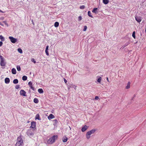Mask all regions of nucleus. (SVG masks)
Segmentation results:
<instances>
[{
    "label": "nucleus",
    "instance_id": "ddd939ff",
    "mask_svg": "<svg viewBox=\"0 0 146 146\" xmlns=\"http://www.w3.org/2000/svg\"><path fill=\"white\" fill-rule=\"evenodd\" d=\"M98 9L97 8H93L92 12L93 13H95L96 14H97L98 13Z\"/></svg>",
    "mask_w": 146,
    "mask_h": 146
},
{
    "label": "nucleus",
    "instance_id": "72a5a7b5",
    "mask_svg": "<svg viewBox=\"0 0 146 146\" xmlns=\"http://www.w3.org/2000/svg\"><path fill=\"white\" fill-rule=\"evenodd\" d=\"M20 88V86L19 85H17L15 86V88L17 89H18Z\"/></svg>",
    "mask_w": 146,
    "mask_h": 146
},
{
    "label": "nucleus",
    "instance_id": "c756f323",
    "mask_svg": "<svg viewBox=\"0 0 146 146\" xmlns=\"http://www.w3.org/2000/svg\"><path fill=\"white\" fill-rule=\"evenodd\" d=\"M17 68L18 71H20L21 70V68L20 66L17 65Z\"/></svg>",
    "mask_w": 146,
    "mask_h": 146
},
{
    "label": "nucleus",
    "instance_id": "a18cd8bd",
    "mask_svg": "<svg viewBox=\"0 0 146 146\" xmlns=\"http://www.w3.org/2000/svg\"><path fill=\"white\" fill-rule=\"evenodd\" d=\"M0 25L2 26H3V25L2 24L1 22H0Z\"/></svg>",
    "mask_w": 146,
    "mask_h": 146
},
{
    "label": "nucleus",
    "instance_id": "423d86ee",
    "mask_svg": "<svg viewBox=\"0 0 146 146\" xmlns=\"http://www.w3.org/2000/svg\"><path fill=\"white\" fill-rule=\"evenodd\" d=\"M27 135L29 136L30 137H32L34 134V133L31 132L30 130H29L26 133Z\"/></svg>",
    "mask_w": 146,
    "mask_h": 146
},
{
    "label": "nucleus",
    "instance_id": "20e7f679",
    "mask_svg": "<svg viewBox=\"0 0 146 146\" xmlns=\"http://www.w3.org/2000/svg\"><path fill=\"white\" fill-rule=\"evenodd\" d=\"M31 125L30 128L32 129V130L33 131H35L36 130V122L35 121H32L31 123Z\"/></svg>",
    "mask_w": 146,
    "mask_h": 146
},
{
    "label": "nucleus",
    "instance_id": "473e14b6",
    "mask_svg": "<svg viewBox=\"0 0 146 146\" xmlns=\"http://www.w3.org/2000/svg\"><path fill=\"white\" fill-rule=\"evenodd\" d=\"M87 29V27L86 26H84V29H83V31H85Z\"/></svg>",
    "mask_w": 146,
    "mask_h": 146
},
{
    "label": "nucleus",
    "instance_id": "f8f14e48",
    "mask_svg": "<svg viewBox=\"0 0 146 146\" xmlns=\"http://www.w3.org/2000/svg\"><path fill=\"white\" fill-rule=\"evenodd\" d=\"M55 117V116L52 114H50L48 117V119L50 120L51 119H53Z\"/></svg>",
    "mask_w": 146,
    "mask_h": 146
},
{
    "label": "nucleus",
    "instance_id": "ea45409f",
    "mask_svg": "<svg viewBox=\"0 0 146 146\" xmlns=\"http://www.w3.org/2000/svg\"><path fill=\"white\" fill-rule=\"evenodd\" d=\"M99 98V97L98 96H96L95 97V100H98Z\"/></svg>",
    "mask_w": 146,
    "mask_h": 146
},
{
    "label": "nucleus",
    "instance_id": "393cba45",
    "mask_svg": "<svg viewBox=\"0 0 146 146\" xmlns=\"http://www.w3.org/2000/svg\"><path fill=\"white\" fill-rule=\"evenodd\" d=\"M88 15L90 17L93 18V16L91 15V13L90 11H88Z\"/></svg>",
    "mask_w": 146,
    "mask_h": 146
},
{
    "label": "nucleus",
    "instance_id": "9d476101",
    "mask_svg": "<svg viewBox=\"0 0 146 146\" xmlns=\"http://www.w3.org/2000/svg\"><path fill=\"white\" fill-rule=\"evenodd\" d=\"M88 128V126H87L86 125H84V127H83L82 128V130H81L83 132L85 131H86V130Z\"/></svg>",
    "mask_w": 146,
    "mask_h": 146
},
{
    "label": "nucleus",
    "instance_id": "7ed1b4c3",
    "mask_svg": "<svg viewBox=\"0 0 146 146\" xmlns=\"http://www.w3.org/2000/svg\"><path fill=\"white\" fill-rule=\"evenodd\" d=\"M17 142L16 144V146H20L22 145V143H23V141L21 137H18L17 139Z\"/></svg>",
    "mask_w": 146,
    "mask_h": 146
},
{
    "label": "nucleus",
    "instance_id": "c9c22d12",
    "mask_svg": "<svg viewBox=\"0 0 146 146\" xmlns=\"http://www.w3.org/2000/svg\"><path fill=\"white\" fill-rule=\"evenodd\" d=\"M82 17L81 16H79L78 19V21H80L82 20Z\"/></svg>",
    "mask_w": 146,
    "mask_h": 146
},
{
    "label": "nucleus",
    "instance_id": "f03ea898",
    "mask_svg": "<svg viewBox=\"0 0 146 146\" xmlns=\"http://www.w3.org/2000/svg\"><path fill=\"white\" fill-rule=\"evenodd\" d=\"M96 131V129H93L90 131L87 132L86 133V138L88 139H89L90 137V135L94 133Z\"/></svg>",
    "mask_w": 146,
    "mask_h": 146
},
{
    "label": "nucleus",
    "instance_id": "4c0bfd02",
    "mask_svg": "<svg viewBox=\"0 0 146 146\" xmlns=\"http://www.w3.org/2000/svg\"><path fill=\"white\" fill-rule=\"evenodd\" d=\"M31 61L32 62H33L34 63H36V61L34 58H33L31 59Z\"/></svg>",
    "mask_w": 146,
    "mask_h": 146
},
{
    "label": "nucleus",
    "instance_id": "f704fd0d",
    "mask_svg": "<svg viewBox=\"0 0 146 146\" xmlns=\"http://www.w3.org/2000/svg\"><path fill=\"white\" fill-rule=\"evenodd\" d=\"M85 7L84 5H82L80 7V9H84Z\"/></svg>",
    "mask_w": 146,
    "mask_h": 146
},
{
    "label": "nucleus",
    "instance_id": "2f4dec72",
    "mask_svg": "<svg viewBox=\"0 0 146 146\" xmlns=\"http://www.w3.org/2000/svg\"><path fill=\"white\" fill-rule=\"evenodd\" d=\"M53 122H54V123L55 124H57L58 122V120L56 119H54L53 120Z\"/></svg>",
    "mask_w": 146,
    "mask_h": 146
},
{
    "label": "nucleus",
    "instance_id": "c03bdc74",
    "mask_svg": "<svg viewBox=\"0 0 146 146\" xmlns=\"http://www.w3.org/2000/svg\"><path fill=\"white\" fill-rule=\"evenodd\" d=\"M71 87L70 86H69V85L68 86V89H69Z\"/></svg>",
    "mask_w": 146,
    "mask_h": 146
},
{
    "label": "nucleus",
    "instance_id": "2eb2a0df",
    "mask_svg": "<svg viewBox=\"0 0 146 146\" xmlns=\"http://www.w3.org/2000/svg\"><path fill=\"white\" fill-rule=\"evenodd\" d=\"M35 119H37L39 120H41V119L40 117V115L39 114H37L35 116Z\"/></svg>",
    "mask_w": 146,
    "mask_h": 146
},
{
    "label": "nucleus",
    "instance_id": "0eeeda50",
    "mask_svg": "<svg viewBox=\"0 0 146 146\" xmlns=\"http://www.w3.org/2000/svg\"><path fill=\"white\" fill-rule=\"evenodd\" d=\"M20 93L21 95L23 96H27V95H26V92L23 90H21Z\"/></svg>",
    "mask_w": 146,
    "mask_h": 146
},
{
    "label": "nucleus",
    "instance_id": "79ce46f5",
    "mask_svg": "<svg viewBox=\"0 0 146 146\" xmlns=\"http://www.w3.org/2000/svg\"><path fill=\"white\" fill-rule=\"evenodd\" d=\"M48 46H47L46 47V50H48Z\"/></svg>",
    "mask_w": 146,
    "mask_h": 146
},
{
    "label": "nucleus",
    "instance_id": "c85d7f7f",
    "mask_svg": "<svg viewBox=\"0 0 146 146\" xmlns=\"http://www.w3.org/2000/svg\"><path fill=\"white\" fill-rule=\"evenodd\" d=\"M135 31H134L133 32L132 34V36L134 39L135 38Z\"/></svg>",
    "mask_w": 146,
    "mask_h": 146
},
{
    "label": "nucleus",
    "instance_id": "9b49d317",
    "mask_svg": "<svg viewBox=\"0 0 146 146\" xmlns=\"http://www.w3.org/2000/svg\"><path fill=\"white\" fill-rule=\"evenodd\" d=\"M6 62H4V60H1L0 65L1 66H5Z\"/></svg>",
    "mask_w": 146,
    "mask_h": 146
},
{
    "label": "nucleus",
    "instance_id": "e433bc0d",
    "mask_svg": "<svg viewBox=\"0 0 146 146\" xmlns=\"http://www.w3.org/2000/svg\"><path fill=\"white\" fill-rule=\"evenodd\" d=\"M45 53L48 56L49 55V53L48 52V50H45Z\"/></svg>",
    "mask_w": 146,
    "mask_h": 146
},
{
    "label": "nucleus",
    "instance_id": "6e6552de",
    "mask_svg": "<svg viewBox=\"0 0 146 146\" xmlns=\"http://www.w3.org/2000/svg\"><path fill=\"white\" fill-rule=\"evenodd\" d=\"M28 84L30 88L33 90L35 91V89L34 87L33 86V83L31 81L29 82H28Z\"/></svg>",
    "mask_w": 146,
    "mask_h": 146
},
{
    "label": "nucleus",
    "instance_id": "49530a36",
    "mask_svg": "<svg viewBox=\"0 0 146 146\" xmlns=\"http://www.w3.org/2000/svg\"><path fill=\"white\" fill-rule=\"evenodd\" d=\"M106 79L108 81V82H109V80H108V77L106 78Z\"/></svg>",
    "mask_w": 146,
    "mask_h": 146
},
{
    "label": "nucleus",
    "instance_id": "39448f33",
    "mask_svg": "<svg viewBox=\"0 0 146 146\" xmlns=\"http://www.w3.org/2000/svg\"><path fill=\"white\" fill-rule=\"evenodd\" d=\"M9 39L13 43H15L17 41V39L16 38H14L13 36H10L9 37Z\"/></svg>",
    "mask_w": 146,
    "mask_h": 146
},
{
    "label": "nucleus",
    "instance_id": "4468645a",
    "mask_svg": "<svg viewBox=\"0 0 146 146\" xmlns=\"http://www.w3.org/2000/svg\"><path fill=\"white\" fill-rule=\"evenodd\" d=\"M10 82V80L9 78H6L5 79V83L6 84H9Z\"/></svg>",
    "mask_w": 146,
    "mask_h": 146
},
{
    "label": "nucleus",
    "instance_id": "5701e85b",
    "mask_svg": "<svg viewBox=\"0 0 146 146\" xmlns=\"http://www.w3.org/2000/svg\"><path fill=\"white\" fill-rule=\"evenodd\" d=\"M130 44V43L129 42L125 43V44L122 46V48H123L124 47L128 46Z\"/></svg>",
    "mask_w": 146,
    "mask_h": 146
},
{
    "label": "nucleus",
    "instance_id": "7c9ffc66",
    "mask_svg": "<svg viewBox=\"0 0 146 146\" xmlns=\"http://www.w3.org/2000/svg\"><path fill=\"white\" fill-rule=\"evenodd\" d=\"M102 78L101 77H100L98 78L97 80V81L99 83H100L101 81Z\"/></svg>",
    "mask_w": 146,
    "mask_h": 146
},
{
    "label": "nucleus",
    "instance_id": "cd10ccee",
    "mask_svg": "<svg viewBox=\"0 0 146 146\" xmlns=\"http://www.w3.org/2000/svg\"><path fill=\"white\" fill-rule=\"evenodd\" d=\"M18 51L20 53L22 54L23 53V51L20 48H18L17 49Z\"/></svg>",
    "mask_w": 146,
    "mask_h": 146
},
{
    "label": "nucleus",
    "instance_id": "a19ab883",
    "mask_svg": "<svg viewBox=\"0 0 146 146\" xmlns=\"http://www.w3.org/2000/svg\"><path fill=\"white\" fill-rule=\"evenodd\" d=\"M3 42L2 41H0V47L1 46L3 45Z\"/></svg>",
    "mask_w": 146,
    "mask_h": 146
},
{
    "label": "nucleus",
    "instance_id": "dca6fc26",
    "mask_svg": "<svg viewBox=\"0 0 146 146\" xmlns=\"http://www.w3.org/2000/svg\"><path fill=\"white\" fill-rule=\"evenodd\" d=\"M12 73L13 74H15L16 73V70L15 68H13L11 70Z\"/></svg>",
    "mask_w": 146,
    "mask_h": 146
},
{
    "label": "nucleus",
    "instance_id": "6ab92c4d",
    "mask_svg": "<svg viewBox=\"0 0 146 146\" xmlns=\"http://www.w3.org/2000/svg\"><path fill=\"white\" fill-rule=\"evenodd\" d=\"M38 92L40 94H42L43 93L44 91L42 88H39L38 90Z\"/></svg>",
    "mask_w": 146,
    "mask_h": 146
},
{
    "label": "nucleus",
    "instance_id": "de8ad7c7",
    "mask_svg": "<svg viewBox=\"0 0 146 146\" xmlns=\"http://www.w3.org/2000/svg\"><path fill=\"white\" fill-rule=\"evenodd\" d=\"M0 12L2 13H4L0 9Z\"/></svg>",
    "mask_w": 146,
    "mask_h": 146
},
{
    "label": "nucleus",
    "instance_id": "37998d69",
    "mask_svg": "<svg viewBox=\"0 0 146 146\" xmlns=\"http://www.w3.org/2000/svg\"><path fill=\"white\" fill-rule=\"evenodd\" d=\"M64 81L65 83H66L67 82V80L65 78H64Z\"/></svg>",
    "mask_w": 146,
    "mask_h": 146
},
{
    "label": "nucleus",
    "instance_id": "1a4fd4ad",
    "mask_svg": "<svg viewBox=\"0 0 146 146\" xmlns=\"http://www.w3.org/2000/svg\"><path fill=\"white\" fill-rule=\"evenodd\" d=\"M142 17H137L135 16V20L138 22L140 23L142 19Z\"/></svg>",
    "mask_w": 146,
    "mask_h": 146
},
{
    "label": "nucleus",
    "instance_id": "4be33fe9",
    "mask_svg": "<svg viewBox=\"0 0 146 146\" xmlns=\"http://www.w3.org/2000/svg\"><path fill=\"white\" fill-rule=\"evenodd\" d=\"M59 25V23L58 22H56L54 24V26L55 27H58Z\"/></svg>",
    "mask_w": 146,
    "mask_h": 146
},
{
    "label": "nucleus",
    "instance_id": "58836bf2",
    "mask_svg": "<svg viewBox=\"0 0 146 146\" xmlns=\"http://www.w3.org/2000/svg\"><path fill=\"white\" fill-rule=\"evenodd\" d=\"M0 59L1 60H4V58L1 55H0Z\"/></svg>",
    "mask_w": 146,
    "mask_h": 146
},
{
    "label": "nucleus",
    "instance_id": "b1692460",
    "mask_svg": "<svg viewBox=\"0 0 146 146\" xmlns=\"http://www.w3.org/2000/svg\"><path fill=\"white\" fill-rule=\"evenodd\" d=\"M130 82H128L127 84V86L125 87V88L127 89L129 88L130 87Z\"/></svg>",
    "mask_w": 146,
    "mask_h": 146
},
{
    "label": "nucleus",
    "instance_id": "f3484780",
    "mask_svg": "<svg viewBox=\"0 0 146 146\" xmlns=\"http://www.w3.org/2000/svg\"><path fill=\"white\" fill-rule=\"evenodd\" d=\"M68 140V138L66 136H64L63 137V141L64 142H66Z\"/></svg>",
    "mask_w": 146,
    "mask_h": 146
},
{
    "label": "nucleus",
    "instance_id": "bb28decb",
    "mask_svg": "<svg viewBox=\"0 0 146 146\" xmlns=\"http://www.w3.org/2000/svg\"><path fill=\"white\" fill-rule=\"evenodd\" d=\"M0 39L1 41H3L5 40V38L2 35H0Z\"/></svg>",
    "mask_w": 146,
    "mask_h": 146
},
{
    "label": "nucleus",
    "instance_id": "a211bd4d",
    "mask_svg": "<svg viewBox=\"0 0 146 146\" xmlns=\"http://www.w3.org/2000/svg\"><path fill=\"white\" fill-rule=\"evenodd\" d=\"M19 81L17 79H14L13 81V83L15 84H17L18 83Z\"/></svg>",
    "mask_w": 146,
    "mask_h": 146
},
{
    "label": "nucleus",
    "instance_id": "aec40b11",
    "mask_svg": "<svg viewBox=\"0 0 146 146\" xmlns=\"http://www.w3.org/2000/svg\"><path fill=\"white\" fill-rule=\"evenodd\" d=\"M103 2L105 4H107L109 2V0H103Z\"/></svg>",
    "mask_w": 146,
    "mask_h": 146
},
{
    "label": "nucleus",
    "instance_id": "a878e982",
    "mask_svg": "<svg viewBox=\"0 0 146 146\" xmlns=\"http://www.w3.org/2000/svg\"><path fill=\"white\" fill-rule=\"evenodd\" d=\"M27 77L26 76H24L22 77V79L23 81H25L27 80Z\"/></svg>",
    "mask_w": 146,
    "mask_h": 146
},
{
    "label": "nucleus",
    "instance_id": "412c9836",
    "mask_svg": "<svg viewBox=\"0 0 146 146\" xmlns=\"http://www.w3.org/2000/svg\"><path fill=\"white\" fill-rule=\"evenodd\" d=\"M34 102L36 104H37L38 103L39 101L38 99L37 98H35L33 100Z\"/></svg>",
    "mask_w": 146,
    "mask_h": 146
},
{
    "label": "nucleus",
    "instance_id": "f257e3e1",
    "mask_svg": "<svg viewBox=\"0 0 146 146\" xmlns=\"http://www.w3.org/2000/svg\"><path fill=\"white\" fill-rule=\"evenodd\" d=\"M58 138L57 135H54L50 137L47 141L48 144H52L54 143Z\"/></svg>",
    "mask_w": 146,
    "mask_h": 146
}]
</instances>
